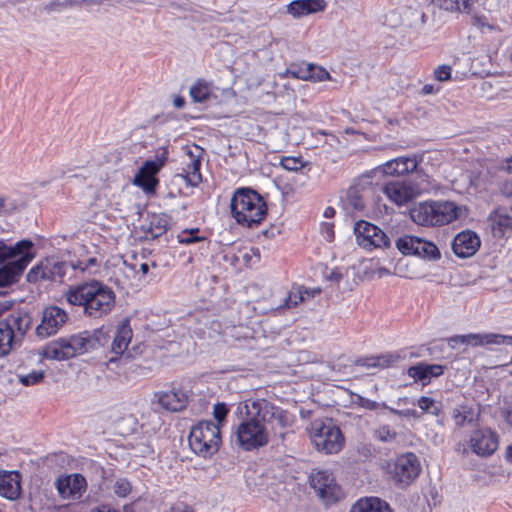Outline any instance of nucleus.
<instances>
[{"instance_id":"nucleus-27","label":"nucleus","mask_w":512,"mask_h":512,"mask_svg":"<svg viewBox=\"0 0 512 512\" xmlns=\"http://www.w3.org/2000/svg\"><path fill=\"white\" fill-rule=\"evenodd\" d=\"M350 512H392L389 504L377 497L359 499Z\"/></svg>"},{"instance_id":"nucleus-57","label":"nucleus","mask_w":512,"mask_h":512,"mask_svg":"<svg viewBox=\"0 0 512 512\" xmlns=\"http://www.w3.org/2000/svg\"><path fill=\"white\" fill-rule=\"evenodd\" d=\"M343 278V275L340 271L337 269L331 270L327 275L326 279L333 281V282H339Z\"/></svg>"},{"instance_id":"nucleus-41","label":"nucleus","mask_w":512,"mask_h":512,"mask_svg":"<svg viewBox=\"0 0 512 512\" xmlns=\"http://www.w3.org/2000/svg\"><path fill=\"white\" fill-rule=\"evenodd\" d=\"M93 267H99V262H98L97 258H95V257L88 258L87 260L74 261L75 271L79 270L81 273L87 272V273L91 274L92 273L91 268H93Z\"/></svg>"},{"instance_id":"nucleus-37","label":"nucleus","mask_w":512,"mask_h":512,"mask_svg":"<svg viewBox=\"0 0 512 512\" xmlns=\"http://www.w3.org/2000/svg\"><path fill=\"white\" fill-rule=\"evenodd\" d=\"M52 260V270L54 272L55 281H62L69 271L73 272L74 269V261H57L55 259Z\"/></svg>"},{"instance_id":"nucleus-39","label":"nucleus","mask_w":512,"mask_h":512,"mask_svg":"<svg viewBox=\"0 0 512 512\" xmlns=\"http://www.w3.org/2000/svg\"><path fill=\"white\" fill-rule=\"evenodd\" d=\"M407 373L410 377L416 381H420L423 385H426L430 382L427 363H418L415 366H411Z\"/></svg>"},{"instance_id":"nucleus-52","label":"nucleus","mask_w":512,"mask_h":512,"mask_svg":"<svg viewBox=\"0 0 512 512\" xmlns=\"http://www.w3.org/2000/svg\"><path fill=\"white\" fill-rule=\"evenodd\" d=\"M42 272L43 270L40 262L39 264H37L36 266L32 267L29 270V272L26 275L27 281L30 283H36L40 279H44V277H42Z\"/></svg>"},{"instance_id":"nucleus-59","label":"nucleus","mask_w":512,"mask_h":512,"mask_svg":"<svg viewBox=\"0 0 512 512\" xmlns=\"http://www.w3.org/2000/svg\"><path fill=\"white\" fill-rule=\"evenodd\" d=\"M90 512H120V511L112 508L110 505H100L96 508H93Z\"/></svg>"},{"instance_id":"nucleus-14","label":"nucleus","mask_w":512,"mask_h":512,"mask_svg":"<svg viewBox=\"0 0 512 512\" xmlns=\"http://www.w3.org/2000/svg\"><path fill=\"white\" fill-rule=\"evenodd\" d=\"M421 464L414 453H406L399 456L393 469V479L399 486L410 485L420 474Z\"/></svg>"},{"instance_id":"nucleus-30","label":"nucleus","mask_w":512,"mask_h":512,"mask_svg":"<svg viewBox=\"0 0 512 512\" xmlns=\"http://www.w3.org/2000/svg\"><path fill=\"white\" fill-rule=\"evenodd\" d=\"M453 419L458 427H463L467 424L474 423L478 414L474 412V409L469 405H458L453 409Z\"/></svg>"},{"instance_id":"nucleus-10","label":"nucleus","mask_w":512,"mask_h":512,"mask_svg":"<svg viewBox=\"0 0 512 512\" xmlns=\"http://www.w3.org/2000/svg\"><path fill=\"white\" fill-rule=\"evenodd\" d=\"M168 158L167 147H160L156 150L154 159L144 162L137 174L134 176L133 183L141 187L147 193L155 192L159 183L156 178L157 173L164 166Z\"/></svg>"},{"instance_id":"nucleus-15","label":"nucleus","mask_w":512,"mask_h":512,"mask_svg":"<svg viewBox=\"0 0 512 512\" xmlns=\"http://www.w3.org/2000/svg\"><path fill=\"white\" fill-rule=\"evenodd\" d=\"M68 314L58 306H50L43 310L42 319L35 329L37 337L41 339L55 335L67 322Z\"/></svg>"},{"instance_id":"nucleus-54","label":"nucleus","mask_w":512,"mask_h":512,"mask_svg":"<svg viewBox=\"0 0 512 512\" xmlns=\"http://www.w3.org/2000/svg\"><path fill=\"white\" fill-rule=\"evenodd\" d=\"M63 9H66L65 0H63V1L53 0L45 6V10L48 12H53V11L59 12V11H62Z\"/></svg>"},{"instance_id":"nucleus-26","label":"nucleus","mask_w":512,"mask_h":512,"mask_svg":"<svg viewBox=\"0 0 512 512\" xmlns=\"http://www.w3.org/2000/svg\"><path fill=\"white\" fill-rule=\"evenodd\" d=\"M132 336L133 332L130 326V322L128 319H126L117 327V331L111 345V352L115 355H122L127 350Z\"/></svg>"},{"instance_id":"nucleus-3","label":"nucleus","mask_w":512,"mask_h":512,"mask_svg":"<svg viewBox=\"0 0 512 512\" xmlns=\"http://www.w3.org/2000/svg\"><path fill=\"white\" fill-rule=\"evenodd\" d=\"M109 341L107 329L102 326L93 331H83L60 337L46 343L40 355L48 360L64 361L104 346Z\"/></svg>"},{"instance_id":"nucleus-6","label":"nucleus","mask_w":512,"mask_h":512,"mask_svg":"<svg viewBox=\"0 0 512 512\" xmlns=\"http://www.w3.org/2000/svg\"><path fill=\"white\" fill-rule=\"evenodd\" d=\"M11 306V301L0 303V358L10 353L32 325V317L25 310H13L5 315Z\"/></svg>"},{"instance_id":"nucleus-35","label":"nucleus","mask_w":512,"mask_h":512,"mask_svg":"<svg viewBox=\"0 0 512 512\" xmlns=\"http://www.w3.org/2000/svg\"><path fill=\"white\" fill-rule=\"evenodd\" d=\"M414 255L428 260H438L441 257L440 251L434 243L421 238H418Z\"/></svg>"},{"instance_id":"nucleus-34","label":"nucleus","mask_w":512,"mask_h":512,"mask_svg":"<svg viewBox=\"0 0 512 512\" xmlns=\"http://www.w3.org/2000/svg\"><path fill=\"white\" fill-rule=\"evenodd\" d=\"M189 93L194 102L204 103L210 98L212 88L208 82L199 79L191 86Z\"/></svg>"},{"instance_id":"nucleus-42","label":"nucleus","mask_w":512,"mask_h":512,"mask_svg":"<svg viewBox=\"0 0 512 512\" xmlns=\"http://www.w3.org/2000/svg\"><path fill=\"white\" fill-rule=\"evenodd\" d=\"M228 413L229 408L225 403H217L214 405L213 416L216 421L215 424H219L220 429L225 422Z\"/></svg>"},{"instance_id":"nucleus-8","label":"nucleus","mask_w":512,"mask_h":512,"mask_svg":"<svg viewBox=\"0 0 512 512\" xmlns=\"http://www.w3.org/2000/svg\"><path fill=\"white\" fill-rule=\"evenodd\" d=\"M188 442L191 450L199 456L215 454L222 443L219 424L212 420L200 421L191 428Z\"/></svg>"},{"instance_id":"nucleus-47","label":"nucleus","mask_w":512,"mask_h":512,"mask_svg":"<svg viewBox=\"0 0 512 512\" xmlns=\"http://www.w3.org/2000/svg\"><path fill=\"white\" fill-rule=\"evenodd\" d=\"M114 492L119 497H126L131 492V484L126 479H118L114 484Z\"/></svg>"},{"instance_id":"nucleus-21","label":"nucleus","mask_w":512,"mask_h":512,"mask_svg":"<svg viewBox=\"0 0 512 512\" xmlns=\"http://www.w3.org/2000/svg\"><path fill=\"white\" fill-rule=\"evenodd\" d=\"M421 189H416L404 182L391 181L383 186L382 191L392 202L401 206L410 202Z\"/></svg>"},{"instance_id":"nucleus-51","label":"nucleus","mask_w":512,"mask_h":512,"mask_svg":"<svg viewBox=\"0 0 512 512\" xmlns=\"http://www.w3.org/2000/svg\"><path fill=\"white\" fill-rule=\"evenodd\" d=\"M451 66L449 65H440L439 67H437L435 70H434V75H435V78L438 80V81H446L448 79H450L451 77Z\"/></svg>"},{"instance_id":"nucleus-62","label":"nucleus","mask_w":512,"mask_h":512,"mask_svg":"<svg viewBox=\"0 0 512 512\" xmlns=\"http://www.w3.org/2000/svg\"><path fill=\"white\" fill-rule=\"evenodd\" d=\"M434 92H435V88H434V85H432V84H426L421 89L422 95H430V94H433Z\"/></svg>"},{"instance_id":"nucleus-17","label":"nucleus","mask_w":512,"mask_h":512,"mask_svg":"<svg viewBox=\"0 0 512 512\" xmlns=\"http://www.w3.org/2000/svg\"><path fill=\"white\" fill-rule=\"evenodd\" d=\"M498 435L488 428L475 430L470 438V445L474 453L486 457L493 454L498 448Z\"/></svg>"},{"instance_id":"nucleus-1","label":"nucleus","mask_w":512,"mask_h":512,"mask_svg":"<svg viewBox=\"0 0 512 512\" xmlns=\"http://www.w3.org/2000/svg\"><path fill=\"white\" fill-rule=\"evenodd\" d=\"M244 415L234 430L237 444L245 451H252L266 446L270 434L285 438L290 421L287 413L266 399H248L238 406Z\"/></svg>"},{"instance_id":"nucleus-50","label":"nucleus","mask_w":512,"mask_h":512,"mask_svg":"<svg viewBox=\"0 0 512 512\" xmlns=\"http://www.w3.org/2000/svg\"><path fill=\"white\" fill-rule=\"evenodd\" d=\"M330 79V74L327 70L322 67H317L313 64V67L310 71V79L314 81H325Z\"/></svg>"},{"instance_id":"nucleus-28","label":"nucleus","mask_w":512,"mask_h":512,"mask_svg":"<svg viewBox=\"0 0 512 512\" xmlns=\"http://www.w3.org/2000/svg\"><path fill=\"white\" fill-rule=\"evenodd\" d=\"M169 227V218L166 215H152L148 227L145 229L146 238L155 239L166 233Z\"/></svg>"},{"instance_id":"nucleus-11","label":"nucleus","mask_w":512,"mask_h":512,"mask_svg":"<svg viewBox=\"0 0 512 512\" xmlns=\"http://www.w3.org/2000/svg\"><path fill=\"white\" fill-rule=\"evenodd\" d=\"M354 234L357 244L367 250L391 246L390 237L378 226L365 220L355 223Z\"/></svg>"},{"instance_id":"nucleus-5","label":"nucleus","mask_w":512,"mask_h":512,"mask_svg":"<svg viewBox=\"0 0 512 512\" xmlns=\"http://www.w3.org/2000/svg\"><path fill=\"white\" fill-rule=\"evenodd\" d=\"M230 210L236 222L253 228L267 215V205L263 197L251 188H238L232 195Z\"/></svg>"},{"instance_id":"nucleus-60","label":"nucleus","mask_w":512,"mask_h":512,"mask_svg":"<svg viewBox=\"0 0 512 512\" xmlns=\"http://www.w3.org/2000/svg\"><path fill=\"white\" fill-rule=\"evenodd\" d=\"M323 229L325 230L326 239L328 241H332L334 237L333 226L331 224L325 223L323 224Z\"/></svg>"},{"instance_id":"nucleus-12","label":"nucleus","mask_w":512,"mask_h":512,"mask_svg":"<svg viewBox=\"0 0 512 512\" xmlns=\"http://www.w3.org/2000/svg\"><path fill=\"white\" fill-rule=\"evenodd\" d=\"M310 485L326 504L339 501L344 493L328 470H313L309 477Z\"/></svg>"},{"instance_id":"nucleus-43","label":"nucleus","mask_w":512,"mask_h":512,"mask_svg":"<svg viewBox=\"0 0 512 512\" xmlns=\"http://www.w3.org/2000/svg\"><path fill=\"white\" fill-rule=\"evenodd\" d=\"M280 164L285 170L294 172L301 170L305 166L302 159L296 157H284Z\"/></svg>"},{"instance_id":"nucleus-49","label":"nucleus","mask_w":512,"mask_h":512,"mask_svg":"<svg viewBox=\"0 0 512 512\" xmlns=\"http://www.w3.org/2000/svg\"><path fill=\"white\" fill-rule=\"evenodd\" d=\"M348 201L349 204L355 209V210H363L365 208V203L361 197V195L358 193L357 190H350L348 193Z\"/></svg>"},{"instance_id":"nucleus-18","label":"nucleus","mask_w":512,"mask_h":512,"mask_svg":"<svg viewBox=\"0 0 512 512\" xmlns=\"http://www.w3.org/2000/svg\"><path fill=\"white\" fill-rule=\"evenodd\" d=\"M55 486L61 498L76 500L82 497L86 490L87 482L84 476L75 473L58 478Z\"/></svg>"},{"instance_id":"nucleus-58","label":"nucleus","mask_w":512,"mask_h":512,"mask_svg":"<svg viewBox=\"0 0 512 512\" xmlns=\"http://www.w3.org/2000/svg\"><path fill=\"white\" fill-rule=\"evenodd\" d=\"M501 192L506 197H512V179L502 184Z\"/></svg>"},{"instance_id":"nucleus-16","label":"nucleus","mask_w":512,"mask_h":512,"mask_svg":"<svg viewBox=\"0 0 512 512\" xmlns=\"http://www.w3.org/2000/svg\"><path fill=\"white\" fill-rule=\"evenodd\" d=\"M493 238L497 240L508 239L512 236V211L506 207L494 209L487 218Z\"/></svg>"},{"instance_id":"nucleus-24","label":"nucleus","mask_w":512,"mask_h":512,"mask_svg":"<svg viewBox=\"0 0 512 512\" xmlns=\"http://www.w3.org/2000/svg\"><path fill=\"white\" fill-rule=\"evenodd\" d=\"M202 152L203 150L197 145L187 151L189 163H187L184 171L186 172V179L191 186H197L202 181L200 173Z\"/></svg>"},{"instance_id":"nucleus-38","label":"nucleus","mask_w":512,"mask_h":512,"mask_svg":"<svg viewBox=\"0 0 512 512\" xmlns=\"http://www.w3.org/2000/svg\"><path fill=\"white\" fill-rule=\"evenodd\" d=\"M312 67L311 63L291 64L287 68V74L296 79L309 80Z\"/></svg>"},{"instance_id":"nucleus-53","label":"nucleus","mask_w":512,"mask_h":512,"mask_svg":"<svg viewBox=\"0 0 512 512\" xmlns=\"http://www.w3.org/2000/svg\"><path fill=\"white\" fill-rule=\"evenodd\" d=\"M41 266H42V270H43L42 277H44L45 280L55 281L54 272L51 268L52 260L46 259L45 261H42Z\"/></svg>"},{"instance_id":"nucleus-55","label":"nucleus","mask_w":512,"mask_h":512,"mask_svg":"<svg viewBox=\"0 0 512 512\" xmlns=\"http://www.w3.org/2000/svg\"><path fill=\"white\" fill-rule=\"evenodd\" d=\"M427 370L429 379L431 380V378L433 377H438L442 375L444 372V367L438 364H427Z\"/></svg>"},{"instance_id":"nucleus-64","label":"nucleus","mask_w":512,"mask_h":512,"mask_svg":"<svg viewBox=\"0 0 512 512\" xmlns=\"http://www.w3.org/2000/svg\"><path fill=\"white\" fill-rule=\"evenodd\" d=\"M506 459L508 462L512 463V443L506 448Z\"/></svg>"},{"instance_id":"nucleus-23","label":"nucleus","mask_w":512,"mask_h":512,"mask_svg":"<svg viewBox=\"0 0 512 512\" xmlns=\"http://www.w3.org/2000/svg\"><path fill=\"white\" fill-rule=\"evenodd\" d=\"M21 495V475L17 471L0 472V496L17 500Z\"/></svg>"},{"instance_id":"nucleus-36","label":"nucleus","mask_w":512,"mask_h":512,"mask_svg":"<svg viewBox=\"0 0 512 512\" xmlns=\"http://www.w3.org/2000/svg\"><path fill=\"white\" fill-rule=\"evenodd\" d=\"M419 237L405 235L395 241L397 249L404 255H414Z\"/></svg>"},{"instance_id":"nucleus-20","label":"nucleus","mask_w":512,"mask_h":512,"mask_svg":"<svg viewBox=\"0 0 512 512\" xmlns=\"http://www.w3.org/2000/svg\"><path fill=\"white\" fill-rule=\"evenodd\" d=\"M480 245L481 241L478 235L471 230H466L455 236L452 250L459 258H469L478 251Z\"/></svg>"},{"instance_id":"nucleus-46","label":"nucleus","mask_w":512,"mask_h":512,"mask_svg":"<svg viewBox=\"0 0 512 512\" xmlns=\"http://www.w3.org/2000/svg\"><path fill=\"white\" fill-rule=\"evenodd\" d=\"M356 403L360 407L365 408L367 410H371V411L378 410L380 408L389 410V408H390L385 402L380 403V402L370 400L367 398H363L360 396H359V399H357Z\"/></svg>"},{"instance_id":"nucleus-29","label":"nucleus","mask_w":512,"mask_h":512,"mask_svg":"<svg viewBox=\"0 0 512 512\" xmlns=\"http://www.w3.org/2000/svg\"><path fill=\"white\" fill-rule=\"evenodd\" d=\"M398 359L399 357L396 355L385 354L380 356L360 358L356 361V363L367 368H386L395 363Z\"/></svg>"},{"instance_id":"nucleus-7","label":"nucleus","mask_w":512,"mask_h":512,"mask_svg":"<svg viewBox=\"0 0 512 512\" xmlns=\"http://www.w3.org/2000/svg\"><path fill=\"white\" fill-rule=\"evenodd\" d=\"M458 206L451 201H426L410 209L413 222L422 226H441L458 218Z\"/></svg>"},{"instance_id":"nucleus-48","label":"nucleus","mask_w":512,"mask_h":512,"mask_svg":"<svg viewBox=\"0 0 512 512\" xmlns=\"http://www.w3.org/2000/svg\"><path fill=\"white\" fill-rule=\"evenodd\" d=\"M389 412L394 414V415H397L399 417L413 418L415 420H418V419H420L422 417V413H420L416 409L399 410V409H395V408L390 407L389 408Z\"/></svg>"},{"instance_id":"nucleus-44","label":"nucleus","mask_w":512,"mask_h":512,"mask_svg":"<svg viewBox=\"0 0 512 512\" xmlns=\"http://www.w3.org/2000/svg\"><path fill=\"white\" fill-rule=\"evenodd\" d=\"M375 437L382 442H389L396 438V432L390 428L388 425L380 426L375 430Z\"/></svg>"},{"instance_id":"nucleus-40","label":"nucleus","mask_w":512,"mask_h":512,"mask_svg":"<svg viewBox=\"0 0 512 512\" xmlns=\"http://www.w3.org/2000/svg\"><path fill=\"white\" fill-rule=\"evenodd\" d=\"M45 376V372L42 370H34L25 375H19V381L24 386H33L40 383Z\"/></svg>"},{"instance_id":"nucleus-2","label":"nucleus","mask_w":512,"mask_h":512,"mask_svg":"<svg viewBox=\"0 0 512 512\" xmlns=\"http://www.w3.org/2000/svg\"><path fill=\"white\" fill-rule=\"evenodd\" d=\"M64 297L70 305L82 307L83 314L93 319L108 315L115 306L112 288L97 280L70 286Z\"/></svg>"},{"instance_id":"nucleus-63","label":"nucleus","mask_w":512,"mask_h":512,"mask_svg":"<svg viewBox=\"0 0 512 512\" xmlns=\"http://www.w3.org/2000/svg\"><path fill=\"white\" fill-rule=\"evenodd\" d=\"M173 104L176 108H182L184 105H185V100L183 97L181 96H177L174 101H173Z\"/></svg>"},{"instance_id":"nucleus-13","label":"nucleus","mask_w":512,"mask_h":512,"mask_svg":"<svg viewBox=\"0 0 512 512\" xmlns=\"http://www.w3.org/2000/svg\"><path fill=\"white\" fill-rule=\"evenodd\" d=\"M457 343L477 346H512V335L500 333H470L467 335H456L448 339V345L456 348Z\"/></svg>"},{"instance_id":"nucleus-9","label":"nucleus","mask_w":512,"mask_h":512,"mask_svg":"<svg viewBox=\"0 0 512 512\" xmlns=\"http://www.w3.org/2000/svg\"><path fill=\"white\" fill-rule=\"evenodd\" d=\"M311 440L318 451L326 454L338 453L344 443L341 430L331 419H317L311 423Z\"/></svg>"},{"instance_id":"nucleus-19","label":"nucleus","mask_w":512,"mask_h":512,"mask_svg":"<svg viewBox=\"0 0 512 512\" xmlns=\"http://www.w3.org/2000/svg\"><path fill=\"white\" fill-rule=\"evenodd\" d=\"M157 403L166 411L178 412L183 410L188 404V393L180 386H172L167 391L155 393Z\"/></svg>"},{"instance_id":"nucleus-32","label":"nucleus","mask_w":512,"mask_h":512,"mask_svg":"<svg viewBox=\"0 0 512 512\" xmlns=\"http://www.w3.org/2000/svg\"><path fill=\"white\" fill-rule=\"evenodd\" d=\"M320 289L308 291L307 289H304L302 287H295L293 288L285 298L284 307L286 308H294L299 303L305 301L306 298L314 297L315 294H319Z\"/></svg>"},{"instance_id":"nucleus-25","label":"nucleus","mask_w":512,"mask_h":512,"mask_svg":"<svg viewBox=\"0 0 512 512\" xmlns=\"http://www.w3.org/2000/svg\"><path fill=\"white\" fill-rule=\"evenodd\" d=\"M324 8V0H295L287 6V12L293 17L299 18L322 11Z\"/></svg>"},{"instance_id":"nucleus-22","label":"nucleus","mask_w":512,"mask_h":512,"mask_svg":"<svg viewBox=\"0 0 512 512\" xmlns=\"http://www.w3.org/2000/svg\"><path fill=\"white\" fill-rule=\"evenodd\" d=\"M420 161L421 158L418 159L416 155L412 157H398L383 165V173L390 176H402L415 172L417 175H420L422 174V171L418 170Z\"/></svg>"},{"instance_id":"nucleus-31","label":"nucleus","mask_w":512,"mask_h":512,"mask_svg":"<svg viewBox=\"0 0 512 512\" xmlns=\"http://www.w3.org/2000/svg\"><path fill=\"white\" fill-rule=\"evenodd\" d=\"M412 405H417L420 408V413L432 416H439L442 412V403L434 398L422 396L416 401L410 402Z\"/></svg>"},{"instance_id":"nucleus-61","label":"nucleus","mask_w":512,"mask_h":512,"mask_svg":"<svg viewBox=\"0 0 512 512\" xmlns=\"http://www.w3.org/2000/svg\"><path fill=\"white\" fill-rule=\"evenodd\" d=\"M471 21L474 26L484 27L486 25L485 18L477 16V15L472 16Z\"/></svg>"},{"instance_id":"nucleus-56","label":"nucleus","mask_w":512,"mask_h":512,"mask_svg":"<svg viewBox=\"0 0 512 512\" xmlns=\"http://www.w3.org/2000/svg\"><path fill=\"white\" fill-rule=\"evenodd\" d=\"M66 8L81 5L83 3L100 4L98 0H65Z\"/></svg>"},{"instance_id":"nucleus-45","label":"nucleus","mask_w":512,"mask_h":512,"mask_svg":"<svg viewBox=\"0 0 512 512\" xmlns=\"http://www.w3.org/2000/svg\"><path fill=\"white\" fill-rule=\"evenodd\" d=\"M199 229H193L190 231H183L179 236V242L181 244H193L196 242L204 241V237L198 236Z\"/></svg>"},{"instance_id":"nucleus-4","label":"nucleus","mask_w":512,"mask_h":512,"mask_svg":"<svg viewBox=\"0 0 512 512\" xmlns=\"http://www.w3.org/2000/svg\"><path fill=\"white\" fill-rule=\"evenodd\" d=\"M33 246L32 241L26 239L13 246L0 240V288L8 287L19 280L35 256Z\"/></svg>"},{"instance_id":"nucleus-33","label":"nucleus","mask_w":512,"mask_h":512,"mask_svg":"<svg viewBox=\"0 0 512 512\" xmlns=\"http://www.w3.org/2000/svg\"><path fill=\"white\" fill-rule=\"evenodd\" d=\"M478 0H437L440 8L446 11H459L462 13H472L474 4Z\"/></svg>"}]
</instances>
